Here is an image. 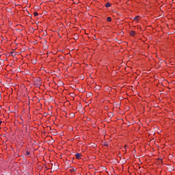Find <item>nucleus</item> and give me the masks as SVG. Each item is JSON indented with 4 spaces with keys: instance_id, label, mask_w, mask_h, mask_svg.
Listing matches in <instances>:
<instances>
[{
    "instance_id": "nucleus-11",
    "label": "nucleus",
    "mask_w": 175,
    "mask_h": 175,
    "mask_svg": "<svg viewBox=\"0 0 175 175\" xmlns=\"http://www.w3.org/2000/svg\"><path fill=\"white\" fill-rule=\"evenodd\" d=\"M2 124V121L0 120V125Z\"/></svg>"
},
{
    "instance_id": "nucleus-2",
    "label": "nucleus",
    "mask_w": 175,
    "mask_h": 175,
    "mask_svg": "<svg viewBox=\"0 0 175 175\" xmlns=\"http://www.w3.org/2000/svg\"><path fill=\"white\" fill-rule=\"evenodd\" d=\"M81 157V154H80V153H77L75 154V157L77 159H80Z\"/></svg>"
},
{
    "instance_id": "nucleus-6",
    "label": "nucleus",
    "mask_w": 175,
    "mask_h": 175,
    "mask_svg": "<svg viewBox=\"0 0 175 175\" xmlns=\"http://www.w3.org/2000/svg\"><path fill=\"white\" fill-rule=\"evenodd\" d=\"M96 90H100V86L97 85L95 87Z\"/></svg>"
},
{
    "instance_id": "nucleus-12",
    "label": "nucleus",
    "mask_w": 175,
    "mask_h": 175,
    "mask_svg": "<svg viewBox=\"0 0 175 175\" xmlns=\"http://www.w3.org/2000/svg\"><path fill=\"white\" fill-rule=\"evenodd\" d=\"M72 171H74V172H75V170H72Z\"/></svg>"
},
{
    "instance_id": "nucleus-7",
    "label": "nucleus",
    "mask_w": 175,
    "mask_h": 175,
    "mask_svg": "<svg viewBox=\"0 0 175 175\" xmlns=\"http://www.w3.org/2000/svg\"><path fill=\"white\" fill-rule=\"evenodd\" d=\"M33 14H34L35 16H38L39 14H38L37 12H35L33 13Z\"/></svg>"
},
{
    "instance_id": "nucleus-1",
    "label": "nucleus",
    "mask_w": 175,
    "mask_h": 175,
    "mask_svg": "<svg viewBox=\"0 0 175 175\" xmlns=\"http://www.w3.org/2000/svg\"><path fill=\"white\" fill-rule=\"evenodd\" d=\"M108 117H109V118L114 117V113L113 112H109Z\"/></svg>"
},
{
    "instance_id": "nucleus-8",
    "label": "nucleus",
    "mask_w": 175,
    "mask_h": 175,
    "mask_svg": "<svg viewBox=\"0 0 175 175\" xmlns=\"http://www.w3.org/2000/svg\"><path fill=\"white\" fill-rule=\"evenodd\" d=\"M103 145L106 146L107 147V146H109V144L107 143H104Z\"/></svg>"
},
{
    "instance_id": "nucleus-10",
    "label": "nucleus",
    "mask_w": 175,
    "mask_h": 175,
    "mask_svg": "<svg viewBox=\"0 0 175 175\" xmlns=\"http://www.w3.org/2000/svg\"><path fill=\"white\" fill-rule=\"evenodd\" d=\"M135 20H139V16H136V17L135 18Z\"/></svg>"
},
{
    "instance_id": "nucleus-5",
    "label": "nucleus",
    "mask_w": 175,
    "mask_h": 175,
    "mask_svg": "<svg viewBox=\"0 0 175 175\" xmlns=\"http://www.w3.org/2000/svg\"><path fill=\"white\" fill-rule=\"evenodd\" d=\"M105 6H106V8H110V6H111L110 3H107Z\"/></svg>"
},
{
    "instance_id": "nucleus-9",
    "label": "nucleus",
    "mask_w": 175,
    "mask_h": 175,
    "mask_svg": "<svg viewBox=\"0 0 175 175\" xmlns=\"http://www.w3.org/2000/svg\"><path fill=\"white\" fill-rule=\"evenodd\" d=\"M29 152H28V151H26V155H29Z\"/></svg>"
},
{
    "instance_id": "nucleus-3",
    "label": "nucleus",
    "mask_w": 175,
    "mask_h": 175,
    "mask_svg": "<svg viewBox=\"0 0 175 175\" xmlns=\"http://www.w3.org/2000/svg\"><path fill=\"white\" fill-rule=\"evenodd\" d=\"M130 35H131V36H135V31H130Z\"/></svg>"
},
{
    "instance_id": "nucleus-13",
    "label": "nucleus",
    "mask_w": 175,
    "mask_h": 175,
    "mask_svg": "<svg viewBox=\"0 0 175 175\" xmlns=\"http://www.w3.org/2000/svg\"><path fill=\"white\" fill-rule=\"evenodd\" d=\"M72 171H74V172H75V170H72Z\"/></svg>"
},
{
    "instance_id": "nucleus-4",
    "label": "nucleus",
    "mask_w": 175,
    "mask_h": 175,
    "mask_svg": "<svg viewBox=\"0 0 175 175\" xmlns=\"http://www.w3.org/2000/svg\"><path fill=\"white\" fill-rule=\"evenodd\" d=\"M107 21H108V23H111V17H107Z\"/></svg>"
}]
</instances>
